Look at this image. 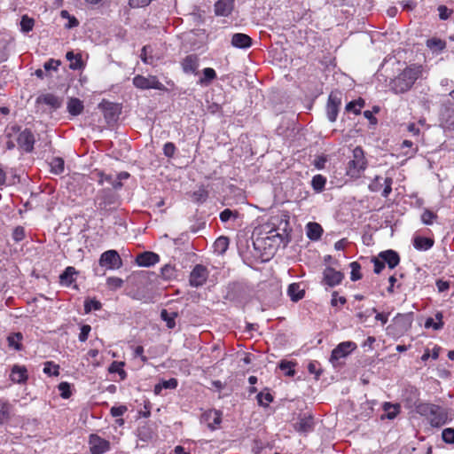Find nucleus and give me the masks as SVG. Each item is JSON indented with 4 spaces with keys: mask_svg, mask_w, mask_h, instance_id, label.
<instances>
[{
    "mask_svg": "<svg viewBox=\"0 0 454 454\" xmlns=\"http://www.w3.org/2000/svg\"><path fill=\"white\" fill-rule=\"evenodd\" d=\"M421 74L420 67H409L390 82V90L395 93L408 91Z\"/></svg>",
    "mask_w": 454,
    "mask_h": 454,
    "instance_id": "nucleus-1",
    "label": "nucleus"
},
{
    "mask_svg": "<svg viewBox=\"0 0 454 454\" xmlns=\"http://www.w3.org/2000/svg\"><path fill=\"white\" fill-rule=\"evenodd\" d=\"M417 411L427 418L433 427H441L447 422V413L440 406L432 403H420Z\"/></svg>",
    "mask_w": 454,
    "mask_h": 454,
    "instance_id": "nucleus-2",
    "label": "nucleus"
},
{
    "mask_svg": "<svg viewBox=\"0 0 454 454\" xmlns=\"http://www.w3.org/2000/svg\"><path fill=\"white\" fill-rule=\"evenodd\" d=\"M412 314H400L398 313L392 320V324L387 328V334L397 338L406 333L411 326Z\"/></svg>",
    "mask_w": 454,
    "mask_h": 454,
    "instance_id": "nucleus-3",
    "label": "nucleus"
},
{
    "mask_svg": "<svg viewBox=\"0 0 454 454\" xmlns=\"http://www.w3.org/2000/svg\"><path fill=\"white\" fill-rule=\"evenodd\" d=\"M366 168V160L361 147L353 150V159L348 161L347 175L353 178H358Z\"/></svg>",
    "mask_w": 454,
    "mask_h": 454,
    "instance_id": "nucleus-4",
    "label": "nucleus"
},
{
    "mask_svg": "<svg viewBox=\"0 0 454 454\" xmlns=\"http://www.w3.org/2000/svg\"><path fill=\"white\" fill-rule=\"evenodd\" d=\"M133 84L135 87L141 90L155 89L162 90L165 89L164 85L154 75H149L147 77L139 74L136 75L133 78Z\"/></svg>",
    "mask_w": 454,
    "mask_h": 454,
    "instance_id": "nucleus-5",
    "label": "nucleus"
},
{
    "mask_svg": "<svg viewBox=\"0 0 454 454\" xmlns=\"http://www.w3.org/2000/svg\"><path fill=\"white\" fill-rule=\"evenodd\" d=\"M99 264L109 270H117L122 266V261L117 251L108 250L101 254Z\"/></svg>",
    "mask_w": 454,
    "mask_h": 454,
    "instance_id": "nucleus-6",
    "label": "nucleus"
},
{
    "mask_svg": "<svg viewBox=\"0 0 454 454\" xmlns=\"http://www.w3.org/2000/svg\"><path fill=\"white\" fill-rule=\"evenodd\" d=\"M208 278V270L202 264H197L192 269L189 283L192 287H199L204 285Z\"/></svg>",
    "mask_w": 454,
    "mask_h": 454,
    "instance_id": "nucleus-7",
    "label": "nucleus"
},
{
    "mask_svg": "<svg viewBox=\"0 0 454 454\" xmlns=\"http://www.w3.org/2000/svg\"><path fill=\"white\" fill-rule=\"evenodd\" d=\"M98 108L103 112L107 123L115 121L120 114V107L117 104L103 100Z\"/></svg>",
    "mask_w": 454,
    "mask_h": 454,
    "instance_id": "nucleus-8",
    "label": "nucleus"
},
{
    "mask_svg": "<svg viewBox=\"0 0 454 454\" xmlns=\"http://www.w3.org/2000/svg\"><path fill=\"white\" fill-rule=\"evenodd\" d=\"M98 208L110 210L116 204V197L110 190H103L97 198Z\"/></svg>",
    "mask_w": 454,
    "mask_h": 454,
    "instance_id": "nucleus-9",
    "label": "nucleus"
},
{
    "mask_svg": "<svg viewBox=\"0 0 454 454\" xmlns=\"http://www.w3.org/2000/svg\"><path fill=\"white\" fill-rule=\"evenodd\" d=\"M340 104L341 99L340 95L338 93L332 92L329 95L326 106L327 118L330 121L333 122L336 121Z\"/></svg>",
    "mask_w": 454,
    "mask_h": 454,
    "instance_id": "nucleus-10",
    "label": "nucleus"
},
{
    "mask_svg": "<svg viewBox=\"0 0 454 454\" xmlns=\"http://www.w3.org/2000/svg\"><path fill=\"white\" fill-rule=\"evenodd\" d=\"M392 183L393 181L390 177H386L383 179L380 176H376L374 180L369 184V189L372 192H380L381 187L384 185L381 195L387 198L392 191Z\"/></svg>",
    "mask_w": 454,
    "mask_h": 454,
    "instance_id": "nucleus-11",
    "label": "nucleus"
},
{
    "mask_svg": "<svg viewBox=\"0 0 454 454\" xmlns=\"http://www.w3.org/2000/svg\"><path fill=\"white\" fill-rule=\"evenodd\" d=\"M89 444L92 454H103L110 448L109 442L97 434H90Z\"/></svg>",
    "mask_w": 454,
    "mask_h": 454,
    "instance_id": "nucleus-12",
    "label": "nucleus"
},
{
    "mask_svg": "<svg viewBox=\"0 0 454 454\" xmlns=\"http://www.w3.org/2000/svg\"><path fill=\"white\" fill-rule=\"evenodd\" d=\"M356 348V344L352 341H344L340 343L333 351L331 355V361H338L340 358L347 356L352 350Z\"/></svg>",
    "mask_w": 454,
    "mask_h": 454,
    "instance_id": "nucleus-13",
    "label": "nucleus"
},
{
    "mask_svg": "<svg viewBox=\"0 0 454 454\" xmlns=\"http://www.w3.org/2000/svg\"><path fill=\"white\" fill-rule=\"evenodd\" d=\"M18 145L27 153H30L34 149L35 137L29 129H24L18 137Z\"/></svg>",
    "mask_w": 454,
    "mask_h": 454,
    "instance_id": "nucleus-14",
    "label": "nucleus"
},
{
    "mask_svg": "<svg viewBox=\"0 0 454 454\" xmlns=\"http://www.w3.org/2000/svg\"><path fill=\"white\" fill-rule=\"evenodd\" d=\"M323 274L325 284L331 287L340 284L344 278V275L340 271L335 270L331 267L325 268Z\"/></svg>",
    "mask_w": 454,
    "mask_h": 454,
    "instance_id": "nucleus-15",
    "label": "nucleus"
},
{
    "mask_svg": "<svg viewBox=\"0 0 454 454\" xmlns=\"http://www.w3.org/2000/svg\"><path fill=\"white\" fill-rule=\"evenodd\" d=\"M160 261V257L153 252H144L139 254L136 258V262L142 267H150L156 264Z\"/></svg>",
    "mask_w": 454,
    "mask_h": 454,
    "instance_id": "nucleus-16",
    "label": "nucleus"
},
{
    "mask_svg": "<svg viewBox=\"0 0 454 454\" xmlns=\"http://www.w3.org/2000/svg\"><path fill=\"white\" fill-rule=\"evenodd\" d=\"M252 44V39L249 35L242 33H236L231 37V45L235 48L246 49Z\"/></svg>",
    "mask_w": 454,
    "mask_h": 454,
    "instance_id": "nucleus-17",
    "label": "nucleus"
},
{
    "mask_svg": "<svg viewBox=\"0 0 454 454\" xmlns=\"http://www.w3.org/2000/svg\"><path fill=\"white\" fill-rule=\"evenodd\" d=\"M95 175L101 185L107 184L114 189H119L122 186L121 182L116 181L115 176L113 175H107L100 171L96 172Z\"/></svg>",
    "mask_w": 454,
    "mask_h": 454,
    "instance_id": "nucleus-18",
    "label": "nucleus"
},
{
    "mask_svg": "<svg viewBox=\"0 0 454 454\" xmlns=\"http://www.w3.org/2000/svg\"><path fill=\"white\" fill-rule=\"evenodd\" d=\"M233 9V0H218L215 4V12L219 16H228Z\"/></svg>",
    "mask_w": 454,
    "mask_h": 454,
    "instance_id": "nucleus-19",
    "label": "nucleus"
},
{
    "mask_svg": "<svg viewBox=\"0 0 454 454\" xmlns=\"http://www.w3.org/2000/svg\"><path fill=\"white\" fill-rule=\"evenodd\" d=\"M379 256L383 260L384 263H387L390 269H394L400 262L398 254L394 250L383 251L380 253Z\"/></svg>",
    "mask_w": 454,
    "mask_h": 454,
    "instance_id": "nucleus-20",
    "label": "nucleus"
},
{
    "mask_svg": "<svg viewBox=\"0 0 454 454\" xmlns=\"http://www.w3.org/2000/svg\"><path fill=\"white\" fill-rule=\"evenodd\" d=\"M10 378L15 383H24L27 380L26 367L20 365H14L12 369Z\"/></svg>",
    "mask_w": 454,
    "mask_h": 454,
    "instance_id": "nucleus-21",
    "label": "nucleus"
},
{
    "mask_svg": "<svg viewBox=\"0 0 454 454\" xmlns=\"http://www.w3.org/2000/svg\"><path fill=\"white\" fill-rule=\"evenodd\" d=\"M426 45L433 53L438 54L446 48V42L437 37H432L427 40Z\"/></svg>",
    "mask_w": 454,
    "mask_h": 454,
    "instance_id": "nucleus-22",
    "label": "nucleus"
},
{
    "mask_svg": "<svg viewBox=\"0 0 454 454\" xmlns=\"http://www.w3.org/2000/svg\"><path fill=\"white\" fill-rule=\"evenodd\" d=\"M185 73H195L199 67V59L196 55H188L182 62Z\"/></svg>",
    "mask_w": 454,
    "mask_h": 454,
    "instance_id": "nucleus-23",
    "label": "nucleus"
},
{
    "mask_svg": "<svg viewBox=\"0 0 454 454\" xmlns=\"http://www.w3.org/2000/svg\"><path fill=\"white\" fill-rule=\"evenodd\" d=\"M76 274L77 271L74 267H67L59 276L60 284L66 286H71L74 282V276Z\"/></svg>",
    "mask_w": 454,
    "mask_h": 454,
    "instance_id": "nucleus-24",
    "label": "nucleus"
},
{
    "mask_svg": "<svg viewBox=\"0 0 454 454\" xmlns=\"http://www.w3.org/2000/svg\"><path fill=\"white\" fill-rule=\"evenodd\" d=\"M66 58L70 62L69 68L72 70H80L84 66L80 54H74L73 51H67Z\"/></svg>",
    "mask_w": 454,
    "mask_h": 454,
    "instance_id": "nucleus-25",
    "label": "nucleus"
},
{
    "mask_svg": "<svg viewBox=\"0 0 454 454\" xmlns=\"http://www.w3.org/2000/svg\"><path fill=\"white\" fill-rule=\"evenodd\" d=\"M323 233V229L317 223H309L307 224V236L311 240H317Z\"/></svg>",
    "mask_w": 454,
    "mask_h": 454,
    "instance_id": "nucleus-26",
    "label": "nucleus"
},
{
    "mask_svg": "<svg viewBox=\"0 0 454 454\" xmlns=\"http://www.w3.org/2000/svg\"><path fill=\"white\" fill-rule=\"evenodd\" d=\"M287 294L293 301H298L304 296V290L301 288L300 284L293 283L288 286Z\"/></svg>",
    "mask_w": 454,
    "mask_h": 454,
    "instance_id": "nucleus-27",
    "label": "nucleus"
},
{
    "mask_svg": "<svg viewBox=\"0 0 454 454\" xmlns=\"http://www.w3.org/2000/svg\"><path fill=\"white\" fill-rule=\"evenodd\" d=\"M83 110L82 102L75 98H72L67 102V111L70 114L76 116L82 114Z\"/></svg>",
    "mask_w": 454,
    "mask_h": 454,
    "instance_id": "nucleus-28",
    "label": "nucleus"
},
{
    "mask_svg": "<svg viewBox=\"0 0 454 454\" xmlns=\"http://www.w3.org/2000/svg\"><path fill=\"white\" fill-rule=\"evenodd\" d=\"M38 99L43 102L44 104L50 106L53 109H58L62 105L61 98L51 93L45 94Z\"/></svg>",
    "mask_w": 454,
    "mask_h": 454,
    "instance_id": "nucleus-29",
    "label": "nucleus"
},
{
    "mask_svg": "<svg viewBox=\"0 0 454 454\" xmlns=\"http://www.w3.org/2000/svg\"><path fill=\"white\" fill-rule=\"evenodd\" d=\"M313 419L311 417H303L296 423L295 429L299 432L307 433L313 429Z\"/></svg>",
    "mask_w": 454,
    "mask_h": 454,
    "instance_id": "nucleus-30",
    "label": "nucleus"
},
{
    "mask_svg": "<svg viewBox=\"0 0 454 454\" xmlns=\"http://www.w3.org/2000/svg\"><path fill=\"white\" fill-rule=\"evenodd\" d=\"M443 326L442 314L437 312L434 317H428L425 322L426 328H433L434 330H440Z\"/></svg>",
    "mask_w": 454,
    "mask_h": 454,
    "instance_id": "nucleus-31",
    "label": "nucleus"
},
{
    "mask_svg": "<svg viewBox=\"0 0 454 454\" xmlns=\"http://www.w3.org/2000/svg\"><path fill=\"white\" fill-rule=\"evenodd\" d=\"M178 313L176 311L168 312L167 309H162L160 317L166 322L168 328L173 329L176 326L175 319L177 317Z\"/></svg>",
    "mask_w": 454,
    "mask_h": 454,
    "instance_id": "nucleus-32",
    "label": "nucleus"
},
{
    "mask_svg": "<svg viewBox=\"0 0 454 454\" xmlns=\"http://www.w3.org/2000/svg\"><path fill=\"white\" fill-rule=\"evenodd\" d=\"M204 419L208 421V427L215 429V426L221 423V413L217 411H209L204 414Z\"/></svg>",
    "mask_w": 454,
    "mask_h": 454,
    "instance_id": "nucleus-33",
    "label": "nucleus"
},
{
    "mask_svg": "<svg viewBox=\"0 0 454 454\" xmlns=\"http://www.w3.org/2000/svg\"><path fill=\"white\" fill-rule=\"evenodd\" d=\"M434 245L431 239L424 237H417L414 239V247L419 250H428Z\"/></svg>",
    "mask_w": 454,
    "mask_h": 454,
    "instance_id": "nucleus-34",
    "label": "nucleus"
},
{
    "mask_svg": "<svg viewBox=\"0 0 454 454\" xmlns=\"http://www.w3.org/2000/svg\"><path fill=\"white\" fill-rule=\"evenodd\" d=\"M51 171L56 175L63 173L65 168L64 160L60 157H54L50 161Z\"/></svg>",
    "mask_w": 454,
    "mask_h": 454,
    "instance_id": "nucleus-35",
    "label": "nucleus"
},
{
    "mask_svg": "<svg viewBox=\"0 0 454 454\" xmlns=\"http://www.w3.org/2000/svg\"><path fill=\"white\" fill-rule=\"evenodd\" d=\"M326 178L322 175H316L311 180V186L316 192H321L325 189Z\"/></svg>",
    "mask_w": 454,
    "mask_h": 454,
    "instance_id": "nucleus-36",
    "label": "nucleus"
},
{
    "mask_svg": "<svg viewBox=\"0 0 454 454\" xmlns=\"http://www.w3.org/2000/svg\"><path fill=\"white\" fill-rule=\"evenodd\" d=\"M268 233L270 234V236H268L267 239H272L278 246H279L281 244L283 246L286 245L287 240L284 234L278 233L274 229L270 230Z\"/></svg>",
    "mask_w": 454,
    "mask_h": 454,
    "instance_id": "nucleus-37",
    "label": "nucleus"
},
{
    "mask_svg": "<svg viewBox=\"0 0 454 454\" xmlns=\"http://www.w3.org/2000/svg\"><path fill=\"white\" fill-rule=\"evenodd\" d=\"M124 366V363L123 362H117V361H114L113 362L109 368H108V371L109 372L111 373H118L121 377V380H124L127 376L125 371L122 369V367Z\"/></svg>",
    "mask_w": 454,
    "mask_h": 454,
    "instance_id": "nucleus-38",
    "label": "nucleus"
},
{
    "mask_svg": "<svg viewBox=\"0 0 454 454\" xmlns=\"http://www.w3.org/2000/svg\"><path fill=\"white\" fill-rule=\"evenodd\" d=\"M11 414V405L6 403H0V425L9 420Z\"/></svg>",
    "mask_w": 454,
    "mask_h": 454,
    "instance_id": "nucleus-39",
    "label": "nucleus"
},
{
    "mask_svg": "<svg viewBox=\"0 0 454 454\" xmlns=\"http://www.w3.org/2000/svg\"><path fill=\"white\" fill-rule=\"evenodd\" d=\"M384 410L387 412V418L389 419H395L400 411L399 404H392L389 403H386L384 404Z\"/></svg>",
    "mask_w": 454,
    "mask_h": 454,
    "instance_id": "nucleus-40",
    "label": "nucleus"
},
{
    "mask_svg": "<svg viewBox=\"0 0 454 454\" xmlns=\"http://www.w3.org/2000/svg\"><path fill=\"white\" fill-rule=\"evenodd\" d=\"M351 269L350 279L352 281H357L362 278V274L360 273L361 265L357 262H352L349 264Z\"/></svg>",
    "mask_w": 454,
    "mask_h": 454,
    "instance_id": "nucleus-41",
    "label": "nucleus"
},
{
    "mask_svg": "<svg viewBox=\"0 0 454 454\" xmlns=\"http://www.w3.org/2000/svg\"><path fill=\"white\" fill-rule=\"evenodd\" d=\"M22 339V335L20 333L10 335L7 338L8 344L10 347H12L16 350H20L21 348L20 341Z\"/></svg>",
    "mask_w": 454,
    "mask_h": 454,
    "instance_id": "nucleus-42",
    "label": "nucleus"
},
{
    "mask_svg": "<svg viewBox=\"0 0 454 454\" xmlns=\"http://www.w3.org/2000/svg\"><path fill=\"white\" fill-rule=\"evenodd\" d=\"M101 309L100 301L97 300H86L84 302L85 313H89L91 310H98Z\"/></svg>",
    "mask_w": 454,
    "mask_h": 454,
    "instance_id": "nucleus-43",
    "label": "nucleus"
},
{
    "mask_svg": "<svg viewBox=\"0 0 454 454\" xmlns=\"http://www.w3.org/2000/svg\"><path fill=\"white\" fill-rule=\"evenodd\" d=\"M20 27L23 32H29L33 29L34 20L24 15L20 21Z\"/></svg>",
    "mask_w": 454,
    "mask_h": 454,
    "instance_id": "nucleus-44",
    "label": "nucleus"
},
{
    "mask_svg": "<svg viewBox=\"0 0 454 454\" xmlns=\"http://www.w3.org/2000/svg\"><path fill=\"white\" fill-rule=\"evenodd\" d=\"M106 284L110 289L115 290L123 285V280L117 277H110L106 280Z\"/></svg>",
    "mask_w": 454,
    "mask_h": 454,
    "instance_id": "nucleus-45",
    "label": "nucleus"
},
{
    "mask_svg": "<svg viewBox=\"0 0 454 454\" xmlns=\"http://www.w3.org/2000/svg\"><path fill=\"white\" fill-rule=\"evenodd\" d=\"M58 388L60 392V396L64 399H67L71 396L70 384L67 382H61Z\"/></svg>",
    "mask_w": 454,
    "mask_h": 454,
    "instance_id": "nucleus-46",
    "label": "nucleus"
},
{
    "mask_svg": "<svg viewBox=\"0 0 454 454\" xmlns=\"http://www.w3.org/2000/svg\"><path fill=\"white\" fill-rule=\"evenodd\" d=\"M43 372L49 375H59V366L52 362H46L44 364Z\"/></svg>",
    "mask_w": 454,
    "mask_h": 454,
    "instance_id": "nucleus-47",
    "label": "nucleus"
},
{
    "mask_svg": "<svg viewBox=\"0 0 454 454\" xmlns=\"http://www.w3.org/2000/svg\"><path fill=\"white\" fill-rule=\"evenodd\" d=\"M204 78L200 79V83L210 82L215 78V71L211 67H206L203 70Z\"/></svg>",
    "mask_w": 454,
    "mask_h": 454,
    "instance_id": "nucleus-48",
    "label": "nucleus"
},
{
    "mask_svg": "<svg viewBox=\"0 0 454 454\" xmlns=\"http://www.w3.org/2000/svg\"><path fill=\"white\" fill-rule=\"evenodd\" d=\"M442 440L446 443H454V428H445L442 433Z\"/></svg>",
    "mask_w": 454,
    "mask_h": 454,
    "instance_id": "nucleus-49",
    "label": "nucleus"
},
{
    "mask_svg": "<svg viewBox=\"0 0 454 454\" xmlns=\"http://www.w3.org/2000/svg\"><path fill=\"white\" fill-rule=\"evenodd\" d=\"M161 275L165 279H171L172 278L175 277L174 267L169 264L164 265L161 268Z\"/></svg>",
    "mask_w": 454,
    "mask_h": 454,
    "instance_id": "nucleus-50",
    "label": "nucleus"
},
{
    "mask_svg": "<svg viewBox=\"0 0 454 454\" xmlns=\"http://www.w3.org/2000/svg\"><path fill=\"white\" fill-rule=\"evenodd\" d=\"M293 366H294V364L292 362H287V361H282L279 364V368L282 371H285L286 374L287 376L294 375V370L292 369Z\"/></svg>",
    "mask_w": 454,
    "mask_h": 454,
    "instance_id": "nucleus-51",
    "label": "nucleus"
},
{
    "mask_svg": "<svg viewBox=\"0 0 454 454\" xmlns=\"http://www.w3.org/2000/svg\"><path fill=\"white\" fill-rule=\"evenodd\" d=\"M238 214L236 212L231 211L229 208L224 209L220 214V219L222 222L226 223L229 221L231 217L237 218Z\"/></svg>",
    "mask_w": 454,
    "mask_h": 454,
    "instance_id": "nucleus-52",
    "label": "nucleus"
},
{
    "mask_svg": "<svg viewBox=\"0 0 454 454\" xmlns=\"http://www.w3.org/2000/svg\"><path fill=\"white\" fill-rule=\"evenodd\" d=\"M229 246V239L226 237H220L215 241V247L220 249L221 252H224Z\"/></svg>",
    "mask_w": 454,
    "mask_h": 454,
    "instance_id": "nucleus-53",
    "label": "nucleus"
},
{
    "mask_svg": "<svg viewBox=\"0 0 454 454\" xmlns=\"http://www.w3.org/2000/svg\"><path fill=\"white\" fill-rule=\"evenodd\" d=\"M257 400L259 404L267 406L272 401V396L270 394L259 393L257 395Z\"/></svg>",
    "mask_w": 454,
    "mask_h": 454,
    "instance_id": "nucleus-54",
    "label": "nucleus"
},
{
    "mask_svg": "<svg viewBox=\"0 0 454 454\" xmlns=\"http://www.w3.org/2000/svg\"><path fill=\"white\" fill-rule=\"evenodd\" d=\"M59 65H60L59 60L51 59L44 63L43 67L46 71H50V70L56 71L58 69V67H59Z\"/></svg>",
    "mask_w": 454,
    "mask_h": 454,
    "instance_id": "nucleus-55",
    "label": "nucleus"
},
{
    "mask_svg": "<svg viewBox=\"0 0 454 454\" xmlns=\"http://www.w3.org/2000/svg\"><path fill=\"white\" fill-rule=\"evenodd\" d=\"M175 151H176V146L171 142L166 143L163 146V153H164V155L167 157H169V158L172 157L175 153Z\"/></svg>",
    "mask_w": 454,
    "mask_h": 454,
    "instance_id": "nucleus-56",
    "label": "nucleus"
},
{
    "mask_svg": "<svg viewBox=\"0 0 454 454\" xmlns=\"http://www.w3.org/2000/svg\"><path fill=\"white\" fill-rule=\"evenodd\" d=\"M91 331V327L89 325H83L81 328V333L79 334V340L83 342L88 339L89 333Z\"/></svg>",
    "mask_w": 454,
    "mask_h": 454,
    "instance_id": "nucleus-57",
    "label": "nucleus"
},
{
    "mask_svg": "<svg viewBox=\"0 0 454 454\" xmlns=\"http://www.w3.org/2000/svg\"><path fill=\"white\" fill-rule=\"evenodd\" d=\"M326 161L327 158L325 155H320L316 157V159L313 161V165L317 169H323L325 168Z\"/></svg>",
    "mask_w": 454,
    "mask_h": 454,
    "instance_id": "nucleus-58",
    "label": "nucleus"
},
{
    "mask_svg": "<svg viewBox=\"0 0 454 454\" xmlns=\"http://www.w3.org/2000/svg\"><path fill=\"white\" fill-rule=\"evenodd\" d=\"M434 217L435 215L433 212L426 210L421 215V220L425 224H431Z\"/></svg>",
    "mask_w": 454,
    "mask_h": 454,
    "instance_id": "nucleus-59",
    "label": "nucleus"
},
{
    "mask_svg": "<svg viewBox=\"0 0 454 454\" xmlns=\"http://www.w3.org/2000/svg\"><path fill=\"white\" fill-rule=\"evenodd\" d=\"M151 50V47L150 46H144L143 49H142V51H141V59L144 63L145 64H152L153 61H152V57H148L147 56V53L148 51Z\"/></svg>",
    "mask_w": 454,
    "mask_h": 454,
    "instance_id": "nucleus-60",
    "label": "nucleus"
},
{
    "mask_svg": "<svg viewBox=\"0 0 454 454\" xmlns=\"http://www.w3.org/2000/svg\"><path fill=\"white\" fill-rule=\"evenodd\" d=\"M127 411V407L124 405L114 406L111 408V414L113 417H120Z\"/></svg>",
    "mask_w": 454,
    "mask_h": 454,
    "instance_id": "nucleus-61",
    "label": "nucleus"
},
{
    "mask_svg": "<svg viewBox=\"0 0 454 454\" xmlns=\"http://www.w3.org/2000/svg\"><path fill=\"white\" fill-rule=\"evenodd\" d=\"M153 0H129L132 8H139L148 5Z\"/></svg>",
    "mask_w": 454,
    "mask_h": 454,
    "instance_id": "nucleus-62",
    "label": "nucleus"
},
{
    "mask_svg": "<svg viewBox=\"0 0 454 454\" xmlns=\"http://www.w3.org/2000/svg\"><path fill=\"white\" fill-rule=\"evenodd\" d=\"M446 114L448 116L445 118V122L449 128L454 129V110H447Z\"/></svg>",
    "mask_w": 454,
    "mask_h": 454,
    "instance_id": "nucleus-63",
    "label": "nucleus"
},
{
    "mask_svg": "<svg viewBox=\"0 0 454 454\" xmlns=\"http://www.w3.org/2000/svg\"><path fill=\"white\" fill-rule=\"evenodd\" d=\"M438 12H439V17L442 20H445L450 17V12L449 9L444 5H440L438 7Z\"/></svg>",
    "mask_w": 454,
    "mask_h": 454,
    "instance_id": "nucleus-64",
    "label": "nucleus"
}]
</instances>
